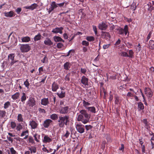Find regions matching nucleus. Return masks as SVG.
<instances>
[{
    "instance_id": "f257e3e1",
    "label": "nucleus",
    "mask_w": 154,
    "mask_h": 154,
    "mask_svg": "<svg viewBox=\"0 0 154 154\" xmlns=\"http://www.w3.org/2000/svg\"><path fill=\"white\" fill-rule=\"evenodd\" d=\"M81 114L79 115L77 118L78 121H81L83 123L85 124L89 122L90 116L87 112L84 110L80 111Z\"/></svg>"
},
{
    "instance_id": "f03ea898",
    "label": "nucleus",
    "mask_w": 154,
    "mask_h": 154,
    "mask_svg": "<svg viewBox=\"0 0 154 154\" xmlns=\"http://www.w3.org/2000/svg\"><path fill=\"white\" fill-rule=\"evenodd\" d=\"M69 117L68 115H61L59 116L57 120L58 125L60 128H63L64 125H67L69 122Z\"/></svg>"
},
{
    "instance_id": "7ed1b4c3",
    "label": "nucleus",
    "mask_w": 154,
    "mask_h": 154,
    "mask_svg": "<svg viewBox=\"0 0 154 154\" xmlns=\"http://www.w3.org/2000/svg\"><path fill=\"white\" fill-rule=\"evenodd\" d=\"M117 30L118 31V33L119 35H122L125 33V35H126L128 33V34L129 33L128 27L127 25H125L124 29L119 28L117 29Z\"/></svg>"
},
{
    "instance_id": "20e7f679",
    "label": "nucleus",
    "mask_w": 154,
    "mask_h": 154,
    "mask_svg": "<svg viewBox=\"0 0 154 154\" xmlns=\"http://www.w3.org/2000/svg\"><path fill=\"white\" fill-rule=\"evenodd\" d=\"M20 50L22 52H27L29 51L31 49L30 46L29 44L20 45Z\"/></svg>"
},
{
    "instance_id": "39448f33",
    "label": "nucleus",
    "mask_w": 154,
    "mask_h": 154,
    "mask_svg": "<svg viewBox=\"0 0 154 154\" xmlns=\"http://www.w3.org/2000/svg\"><path fill=\"white\" fill-rule=\"evenodd\" d=\"M76 128L77 131L79 133L82 134L85 132V126L79 123L76 125Z\"/></svg>"
},
{
    "instance_id": "423d86ee",
    "label": "nucleus",
    "mask_w": 154,
    "mask_h": 154,
    "mask_svg": "<svg viewBox=\"0 0 154 154\" xmlns=\"http://www.w3.org/2000/svg\"><path fill=\"white\" fill-rule=\"evenodd\" d=\"M50 7L48 9L47 8V10L48 11V12L50 14L51 12L53 11L54 10L58 7V5L55 2H52L51 4Z\"/></svg>"
},
{
    "instance_id": "0eeeda50",
    "label": "nucleus",
    "mask_w": 154,
    "mask_h": 154,
    "mask_svg": "<svg viewBox=\"0 0 154 154\" xmlns=\"http://www.w3.org/2000/svg\"><path fill=\"white\" fill-rule=\"evenodd\" d=\"M27 103V104L30 107H32L36 105V102L35 99L32 97H29Z\"/></svg>"
},
{
    "instance_id": "6e6552de",
    "label": "nucleus",
    "mask_w": 154,
    "mask_h": 154,
    "mask_svg": "<svg viewBox=\"0 0 154 154\" xmlns=\"http://www.w3.org/2000/svg\"><path fill=\"white\" fill-rule=\"evenodd\" d=\"M144 92L145 94L148 97H151L153 95V92L149 88H145Z\"/></svg>"
},
{
    "instance_id": "1a4fd4ad",
    "label": "nucleus",
    "mask_w": 154,
    "mask_h": 154,
    "mask_svg": "<svg viewBox=\"0 0 154 154\" xmlns=\"http://www.w3.org/2000/svg\"><path fill=\"white\" fill-rule=\"evenodd\" d=\"M29 125L30 126L31 128L35 129L37 128L38 125L37 121H35L33 120H31L29 122Z\"/></svg>"
},
{
    "instance_id": "9d476101",
    "label": "nucleus",
    "mask_w": 154,
    "mask_h": 154,
    "mask_svg": "<svg viewBox=\"0 0 154 154\" xmlns=\"http://www.w3.org/2000/svg\"><path fill=\"white\" fill-rule=\"evenodd\" d=\"M98 27L100 29L105 31L107 29L108 25L105 23L102 22L99 24Z\"/></svg>"
},
{
    "instance_id": "9b49d317",
    "label": "nucleus",
    "mask_w": 154,
    "mask_h": 154,
    "mask_svg": "<svg viewBox=\"0 0 154 154\" xmlns=\"http://www.w3.org/2000/svg\"><path fill=\"white\" fill-rule=\"evenodd\" d=\"M69 107L68 106L62 107L60 109V113L63 114H66L68 113Z\"/></svg>"
},
{
    "instance_id": "f8f14e48",
    "label": "nucleus",
    "mask_w": 154,
    "mask_h": 154,
    "mask_svg": "<svg viewBox=\"0 0 154 154\" xmlns=\"http://www.w3.org/2000/svg\"><path fill=\"white\" fill-rule=\"evenodd\" d=\"M101 37L102 38L106 40L109 39L110 38L109 33L104 31L102 32Z\"/></svg>"
},
{
    "instance_id": "ddd939ff",
    "label": "nucleus",
    "mask_w": 154,
    "mask_h": 154,
    "mask_svg": "<svg viewBox=\"0 0 154 154\" xmlns=\"http://www.w3.org/2000/svg\"><path fill=\"white\" fill-rule=\"evenodd\" d=\"M63 29V27H56L54 29H53L51 32L53 33L57 34L58 33L62 34L63 32L62 30Z\"/></svg>"
},
{
    "instance_id": "4468645a",
    "label": "nucleus",
    "mask_w": 154,
    "mask_h": 154,
    "mask_svg": "<svg viewBox=\"0 0 154 154\" xmlns=\"http://www.w3.org/2000/svg\"><path fill=\"white\" fill-rule=\"evenodd\" d=\"M38 6V5L37 4L34 3L32 4L30 6H25L24 7V8L26 9H28L33 10L36 9Z\"/></svg>"
},
{
    "instance_id": "2eb2a0df",
    "label": "nucleus",
    "mask_w": 154,
    "mask_h": 154,
    "mask_svg": "<svg viewBox=\"0 0 154 154\" xmlns=\"http://www.w3.org/2000/svg\"><path fill=\"white\" fill-rule=\"evenodd\" d=\"M52 122V121L51 119H47L44 121L43 125L45 128H48Z\"/></svg>"
},
{
    "instance_id": "dca6fc26",
    "label": "nucleus",
    "mask_w": 154,
    "mask_h": 154,
    "mask_svg": "<svg viewBox=\"0 0 154 154\" xmlns=\"http://www.w3.org/2000/svg\"><path fill=\"white\" fill-rule=\"evenodd\" d=\"M41 103L42 105L46 106L49 103L48 98H44L42 99L41 100Z\"/></svg>"
},
{
    "instance_id": "f3484780",
    "label": "nucleus",
    "mask_w": 154,
    "mask_h": 154,
    "mask_svg": "<svg viewBox=\"0 0 154 154\" xmlns=\"http://www.w3.org/2000/svg\"><path fill=\"white\" fill-rule=\"evenodd\" d=\"M59 86L55 82H53L52 85V91L53 92H56L59 88Z\"/></svg>"
},
{
    "instance_id": "a211bd4d",
    "label": "nucleus",
    "mask_w": 154,
    "mask_h": 154,
    "mask_svg": "<svg viewBox=\"0 0 154 154\" xmlns=\"http://www.w3.org/2000/svg\"><path fill=\"white\" fill-rule=\"evenodd\" d=\"M88 79L85 76H83L81 80V83L86 86L88 85Z\"/></svg>"
},
{
    "instance_id": "6ab92c4d",
    "label": "nucleus",
    "mask_w": 154,
    "mask_h": 154,
    "mask_svg": "<svg viewBox=\"0 0 154 154\" xmlns=\"http://www.w3.org/2000/svg\"><path fill=\"white\" fill-rule=\"evenodd\" d=\"M5 16L7 17H11L15 16V14L12 11H11L9 12H5Z\"/></svg>"
},
{
    "instance_id": "aec40b11",
    "label": "nucleus",
    "mask_w": 154,
    "mask_h": 154,
    "mask_svg": "<svg viewBox=\"0 0 154 154\" xmlns=\"http://www.w3.org/2000/svg\"><path fill=\"white\" fill-rule=\"evenodd\" d=\"M52 141V140L51 138L48 137V136L46 135L44 137L42 141L44 143H50Z\"/></svg>"
},
{
    "instance_id": "412c9836",
    "label": "nucleus",
    "mask_w": 154,
    "mask_h": 154,
    "mask_svg": "<svg viewBox=\"0 0 154 154\" xmlns=\"http://www.w3.org/2000/svg\"><path fill=\"white\" fill-rule=\"evenodd\" d=\"M142 122L145 125V128L148 130L150 128V124L148 122L147 119H144L142 120Z\"/></svg>"
},
{
    "instance_id": "4be33fe9",
    "label": "nucleus",
    "mask_w": 154,
    "mask_h": 154,
    "mask_svg": "<svg viewBox=\"0 0 154 154\" xmlns=\"http://www.w3.org/2000/svg\"><path fill=\"white\" fill-rule=\"evenodd\" d=\"M71 64L69 62H66L63 65L64 69L66 70H68L70 68Z\"/></svg>"
},
{
    "instance_id": "5701e85b",
    "label": "nucleus",
    "mask_w": 154,
    "mask_h": 154,
    "mask_svg": "<svg viewBox=\"0 0 154 154\" xmlns=\"http://www.w3.org/2000/svg\"><path fill=\"white\" fill-rule=\"evenodd\" d=\"M44 43L45 45L48 46H51L53 44V42L48 38H47L45 40Z\"/></svg>"
},
{
    "instance_id": "b1692460",
    "label": "nucleus",
    "mask_w": 154,
    "mask_h": 154,
    "mask_svg": "<svg viewBox=\"0 0 154 154\" xmlns=\"http://www.w3.org/2000/svg\"><path fill=\"white\" fill-rule=\"evenodd\" d=\"M49 102L52 103V104H55L56 100V97H55L53 96H50V97H49Z\"/></svg>"
},
{
    "instance_id": "393cba45",
    "label": "nucleus",
    "mask_w": 154,
    "mask_h": 154,
    "mask_svg": "<svg viewBox=\"0 0 154 154\" xmlns=\"http://www.w3.org/2000/svg\"><path fill=\"white\" fill-rule=\"evenodd\" d=\"M138 109L139 110H142L144 109V106L143 103L141 102L137 103Z\"/></svg>"
},
{
    "instance_id": "a878e982",
    "label": "nucleus",
    "mask_w": 154,
    "mask_h": 154,
    "mask_svg": "<svg viewBox=\"0 0 154 154\" xmlns=\"http://www.w3.org/2000/svg\"><path fill=\"white\" fill-rule=\"evenodd\" d=\"M22 41L23 42H28L31 40L29 36H25L21 38Z\"/></svg>"
},
{
    "instance_id": "bb28decb",
    "label": "nucleus",
    "mask_w": 154,
    "mask_h": 154,
    "mask_svg": "<svg viewBox=\"0 0 154 154\" xmlns=\"http://www.w3.org/2000/svg\"><path fill=\"white\" fill-rule=\"evenodd\" d=\"M149 48L152 50L154 49V41L152 40H150L149 43Z\"/></svg>"
},
{
    "instance_id": "cd10ccee",
    "label": "nucleus",
    "mask_w": 154,
    "mask_h": 154,
    "mask_svg": "<svg viewBox=\"0 0 154 154\" xmlns=\"http://www.w3.org/2000/svg\"><path fill=\"white\" fill-rule=\"evenodd\" d=\"M50 118L53 120H55L58 119V118H59V117L57 114L54 113L50 116Z\"/></svg>"
},
{
    "instance_id": "c85d7f7f",
    "label": "nucleus",
    "mask_w": 154,
    "mask_h": 154,
    "mask_svg": "<svg viewBox=\"0 0 154 154\" xmlns=\"http://www.w3.org/2000/svg\"><path fill=\"white\" fill-rule=\"evenodd\" d=\"M20 95L19 92H16L13 95L11 96V98L14 100L17 99L19 97Z\"/></svg>"
},
{
    "instance_id": "c756f323",
    "label": "nucleus",
    "mask_w": 154,
    "mask_h": 154,
    "mask_svg": "<svg viewBox=\"0 0 154 154\" xmlns=\"http://www.w3.org/2000/svg\"><path fill=\"white\" fill-rule=\"evenodd\" d=\"M87 109L92 113H95L96 112V109L94 106L88 107L87 108Z\"/></svg>"
},
{
    "instance_id": "7c9ffc66",
    "label": "nucleus",
    "mask_w": 154,
    "mask_h": 154,
    "mask_svg": "<svg viewBox=\"0 0 154 154\" xmlns=\"http://www.w3.org/2000/svg\"><path fill=\"white\" fill-rule=\"evenodd\" d=\"M54 39L55 42H61L62 41L63 42H64V41L60 37L58 36H55L54 37Z\"/></svg>"
},
{
    "instance_id": "2f4dec72",
    "label": "nucleus",
    "mask_w": 154,
    "mask_h": 154,
    "mask_svg": "<svg viewBox=\"0 0 154 154\" xmlns=\"http://www.w3.org/2000/svg\"><path fill=\"white\" fill-rule=\"evenodd\" d=\"M26 95L25 93L23 92L21 98V100L22 102L24 103L25 101L26 100Z\"/></svg>"
},
{
    "instance_id": "473e14b6",
    "label": "nucleus",
    "mask_w": 154,
    "mask_h": 154,
    "mask_svg": "<svg viewBox=\"0 0 154 154\" xmlns=\"http://www.w3.org/2000/svg\"><path fill=\"white\" fill-rule=\"evenodd\" d=\"M17 120L19 122H22L23 121V118L21 114H19L17 116Z\"/></svg>"
},
{
    "instance_id": "72a5a7b5",
    "label": "nucleus",
    "mask_w": 154,
    "mask_h": 154,
    "mask_svg": "<svg viewBox=\"0 0 154 154\" xmlns=\"http://www.w3.org/2000/svg\"><path fill=\"white\" fill-rule=\"evenodd\" d=\"M57 94L60 98H63L65 97V93L64 92H63L62 91L60 93H57Z\"/></svg>"
},
{
    "instance_id": "f704fd0d",
    "label": "nucleus",
    "mask_w": 154,
    "mask_h": 154,
    "mask_svg": "<svg viewBox=\"0 0 154 154\" xmlns=\"http://www.w3.org/2000/svg\"><path fill=\"white\" fill-rule=\"evenodd\" d=\"M22 128V125L20 123H19L17 124L16 127V129L17 131H20Z\"/></svg>"
},
{
    "instance_id": "c9c22d12",
    "label": "nucleus",
    "mask_w": 154,
    "mask_h": 154,
    "mask_svg": "<svg viewBox=\"0 0 154 154\" xmlns=\"http://www.w3.org/2000/svg\"><path fill=\"white\" fill-rule=\"evenodd\" d=\"M121 102V100H120L119 97L118 96H116L115 97V103L116 104H120Z\"/></svg>"
},
{
    "instance_id": "e433bc0d",
    "label": "nucleus",
    "mask_w": 154,
    "mask_h": 154,
    "mask_svg": "<svg viewBox=\"0 0 154 154\" xmlns=\"http://www.w3.org/2000/svg\"><path fill=\"white\" fill-rule=\"evenodd\" d=\"M34 137L35 140L37 142H39V139H40V135L37 134H35L33 135Z\"/></svg>"
},
{
    "instance_id": "4c0bfd02",
    "label": "nucleus",
    "mask_w": 154,
    "mask_h": 154,
    "mask_svg": "<svg viewBox=\"0 0 154 154\" xmlns=\"http://www.w3.org/2000/svg\"><path fill=\"white\" fill-rule=\"evenodd\" d=\"M86 39L88 42H93L94 41V38L92 36H88L86 38Z\"/></svg>"
},
{
    "instance_id": "58836bf2",
    "label": "nucleus",
    "mask_w": 154,
    "mask_h": 154,
    "mask_svg": "<svg viewBox=\"0 0 154 154\" xmlns=\"http://www.w3.org/2000/svg\"><path fill=\"white\" fill-rule=\"evenodd\" d=\"M83 106L86 109H87V108H88V106H90L91 105V103H89L88 102H86L85 100H83Z\"/></svg>"
},
{
    "instance_id": "ea45409f",
    "label": "nucleus",
    "mask_w": 154,
    "mask_h": 154,
    "mask_svg": "<svg viewBox=\"0 0 154 154\" xmlns=\"http://www.w3.org/2000/svg\"><path fill=\"white\" fill-rule=\"evenodd\" d=\"M42 36L40 33H38L37 35H36L34 38V40L35 41H37L40 40Z\"/></svg>"
},
{
    "instance_id": "a19ab883",
    "label": "nucleus",
    "mask_w": 154,
    "mask_h": 154,
    "mask_svg": "<svg viewBox=\"0 0 154 154\" xmlns=\"http://www.w3.org/2000/svg\"><path fill=\"white\" fill-rule=\"evenodd\" d=\"M128 57L133 58L134 57V52L132 50H130L129 51Z\"/></svg>"
},
{
    "instance_id": "79ce46f5",
    "label": "nucleus",
    "mask_w": 154,
    "mask_h": 154,
    "mask_svg": "<svg viewBox=\"0 0 154 154\" xmlns=\"http://www.w3.org/2000/svg\"><path fill=\"white\" fill-rule=\"evenodd\" d=\"M29 150L30 151L31 153H35L36 152V148L35 147L32 146L29 148Z\"/></svg>"
},
{
    "instance_id": "37998d69",
    "label": "nucleus",
    "mask_w": 154,
    "mask_h": 154,
    "mask_svg": "<svg viewBox=\"0 0 154 154\" xmlns=\"http://www.w3.org/2000/svg\"><path fill=\"white\" fill-rule=\"evenodd\" d=\"M14 57L15 55L14 54H11L8 55V58L9 59H10L12 61L14 60Z\"/></svg>"
},
{
    "instance_id": "c03bdc74",
    "label": "nucleus",
    "mask_w": 154,
    "mask_h": 154,
    "mask_svg": "<svg viewBox=\"0 0 154 154\" xmlns=\"http://www.w3.org/2000/svg\"><path fill=\"white\" fill-rule=\"evenodd\" d=\"M6 112L5 110H0V118H3L5 115Z\"/></svg>"
},
{
    "instance_id": "a18cd8bd",
    "label": "nucleus",
    "mask_w": 154,
    "mask_h": 154,
    "mask_svg": "<svg viewBox=\"0 0 154 154\" xmlns=\"http://www.w3.org/2000/svg\"><path fill=\"white\" fill-rule=\"evenodd\" d=\"M85 128L86 132H87L88 130L91 129L93 128V126L90 125H86L85 126Z\"/></svg>"
},
{
    "instance_id": "49530a36",
    "label": "nucleus",
    "mask_w": 154,
    "mask_h": 154,
    "mask_svg": "<svg viewBox=\"0 0 154 154\" xmlns=\"http://www.w3.org/2000/svg\"><path fill=\"white\" fill-rule=\"evenodd\" d=\"M28 141L29 143L32 144H34L35 141L33 138L32 136H29L28 139Z\"/></svg>"
},
{
    "instance_id": "de8ad7c7",
    "label": "nucleus",
    "mask_w": 154,
    "mask_h": 154,
    "mask_svg": "<svg viewBox=\"0 0 154 154\" xmlns=\"http://www.w3.org/2000/svg\"><path fill=\"white\" fill-rule=\"evenodd\" d=\"M16 126V124L14 122H11V127L12 129L15 128Z\"/></svg>"
},
{
    "instance_id": "09e8293b",
    "label": "nucleus",
    "mask_w": 154,
    "mask_h": 154,
    "mask_svg": "<svg viewBox=\"0 0 154 154\" xmlns=\"http://www.w3.org/2000/svg\"><path fill=\"white\" fill-rule=\"evenodd\" d=\"M120 54L121 56L124 57H128V54L125 52L122 51L120 53Z\"/></svg>"
},
{
    "instance_id": "8fccbe9b",
    "label": "nucleus",
    "mask_w": 154,
    "mask_h": 154,
    "mask_svg": "<svg viewBox=\"0 0 154 154\" xmlns=\"http://www.w3.org/2000/svg\"><path fill=\"white\" fill-rule=\"evenodd\" d=\"M10 105V102L9 101H7L4 103V107L5 109H7Z\"/></svg>"
},
{
    "instance_id": "3c124183",
    "label": "nucleus",
    "mask_w": 154,
    "mask_h": 154,
    "mask_svg": "<svg viewBox=\"0 0 154 154\" xmlns=\"http://www.w3.org/2000/svg\"><path fill=\"white\" fill-rule=\"evenodd\" d=\"M28 79H27L26 81L24 82V85H25L26 87L28 89L29 88V83L28 82Z\"/></svg>"
},
{
    "instance_id": "603ef678",
    "label": "nucleus",
    "mask_w": 154,
    "mask_h": 154,
    "mask_svg": "<svg viewBox=\"0 0 154 154\" xmlns=\"http://www.w3.org/2000/svg\"><path fill=\"white\" fill-rule=\"evenodd\" d=\"M82 45L88 46L89 45V43L88 42L84 40L82 41Z\"/></svg>"
},
{
    "instance_id": "864d4df0",
    "label": "nucleus",
    "mask_w": 154,
    "mask_h": 154,
    "mask_svg": "<svg viewBox=\"0 0 154 154\" xmlns=\"http://www.w3.org/2000/svg\"><path fill=\"white\" fill-rule=\"evenodd\" d=\"M29 132L28 130L23 131L21 133L20 136L21 137H23L24 136L26 135L27 134H28Z\"/></svg>"
},
{
    "instance_id": "5fc2aeb1",
    "label": "nucleus",
    "mask_w": 154,
    "mask_h": 154,
    "mask_svg": "<svg viewBox=\"0 0 154 154\" xmlns=\"http://www.w3.org/2000/svg\"><path fill=\"white\" fill-rule=\"evenodd\" d=\"M57 4V5L58 6H59L60 7H63L64 6V7H66L67 4V3L63 2L62 3Z\"/></svg>"
},
{
    "instance_id": "6e6d98bb",
    "label": "nucleus",
    "mask_w": 154,
    "mask_h": 154,
    "mask_svg": "<svg viewBox=\"0 0 154 154\" xmlns=\"http://www.w3.org/2000/svg\"><path fill=\"white\" fill-rule=\"evenodd\" d=\"M70 73H68L67 74L66 76L65 77V80L69 82L70 81Z\"/></svg>"
},
{
    "instance_id": "4d7b16f0",
    "label": "nucleus",
    "mask_w": 154,
    "mask_h": 154,
    "mask_svg": "<svg viewBox=\"0 0 154 154\" xmlns=\"http://www.w3.org/2000/svg\"><path fill=\"white\" fill-rule=\"evenodd\" d=\"M10 150L11 154H17V152L14 149V148L13 147L11 148L10 149Z\"/></svg>"
},
{
    "instance_id": "13d9d810",
    "label": "nucleus",
    "mask_w": 154,
    "mask_h": 154,
    "mask_svg": "<svg viewBox=\"0 0 154 154\" xmlns=\"http://www.w3.org/2000/svg\"><path fill=\"white\" fill-rule=\"evenodd\" d=\"M93 29V31H94L95 34L96 35L97 33V28L95 26L93 25L92 26Z\"/></svg>"
},
{
    "instance_id": "bf43d9fd",
    "label": "nucleus",
    "mask_w": 154,
    "mask_h": 154,
    "mask_svg": "<svg viewBox=\"0 0 154 154\" xmlns=\"http://www.w3.org/2000/svg\"><path fill=\"white\" fill-rule=\"evenodd\" d=\"M38 111L42 113H45L46 112L44 109H42L40 108H38Z\"/></svg>"
},
{
    "instance_id": "052dcab7",
    "label": "nucleus",
    "mask_w": 154,
    "mask_h": 154,
    "mask_svg": "<svg viewBox=\"0 0 154 154\" xmlns=\"http://www.w3.org/2000/svg\"><path fill=\"white\" fill-rule=\"evenodd\" d=\"M63 46V45L62 43L60 42L58 43L57 44V48H61Z\"/></svg>"
},
{
    "instance_id": "680f3d73",
    "label": "nucleus",
    "mask_w": 154,
    "mask_h": 154,
    "mask_svg": "<svg viewBox=\"0 0 154 154\" xmlns=\"http://www.w3.org/2000/svg\"><path fill=\"white\" fill-rule=\"evenodd\" d=\"M70 134V132L68 130H66V133L63 136L65 137L66 138H67L69 137Z\"/></svg>"
},
{
    "instance_id": "e2e57ef3",
    "label": "nucleus",
    "mask_w": 154,
    "mask_h": 154,
    "mask_svg": "<svg viewBox=\"0 0 154 154\" xmlns=\"http://www.w3.org/2000/svg\"><path fill=\"white\" fill-rule=\"evenodd\" d=\"M131 9H133V11H134L136 8V6L134 4H132L130 6Z\"/></svg>"
},
{
    "instance_id": "0e129e2a",
    "label": "nucleus",
    "mask_w": 154,
    "mask_h": 154,
    "mask_svg": "<svg viewBox=\"0 0 154 154\" xmlns=\"http://www.w3.org/2000/svg\"><path fill=\"white\" fill-rule=\"evenodd\" d=\"M22 11V9L20 8H18L15 10L16 12L18 14H19Z\"/></svg>"
},
{
    "instance_id": "69168bd1",
    "label": "nucleus",
    "mask_w": 154,
    "mask_h": 154,
    "mask_svg": "<svg viewBox=\"0 0 154 154\" xmlns=\"http://www.w3.org/2000/svg\"><path fill=\"white\" fill-rule=\"evenodd\" d=\"M7 138L9 141H10L11 143H12L13 141V139L12 137L8 136H7Z\"/></svg>"
},
{
    "instance_id": "338daca9",
    "label": "nucleus",
    "mask_w": 154,
    "mask_h": 154,
    "mask_svg": "<svg viewBox=\"0 0 154 154\" xmlns=\"http://www.w3.org/2000/svg\"><path fill=\"white\" fill-rule=\"evenodd\" d=\"M87 70L85 68H81L80 72L82 73L85 74Z\"/></svg>"
},
{
    "instance_id": "774afa93",
    "label": "nucleus",
    "mask_w": 154,
    "mask_h": 154,
    "mask_svg": "<svg viewBox=\"0 0 154 154\" xmlns=\"http://www.w3.org/2000/svg\"><path fill=\"white\" fill-rule=\"evenodd\" d=\"M149 72L152 74L154 72V68L152 66L149 68Z\"/></svg>"
}]
</instances>
